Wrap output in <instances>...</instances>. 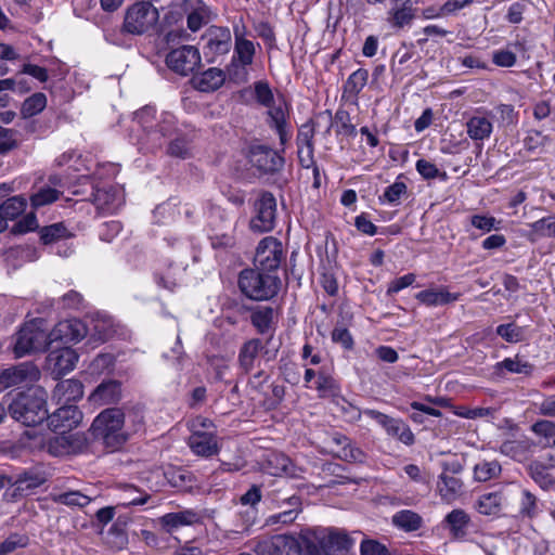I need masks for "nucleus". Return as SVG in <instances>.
I'll list each match as a JSON object with an SVG mask.
<instances>
[{
    "instance_id": "13d9d810",
    "label": "nucleus",
    "mask_w": 555,
    "mask_h": 555,
    "mask_svg": "<svg viewBox=\"0 0 555 555\" xmlns=\"http://www.w3.org/2000/svg\"><path fill=\"white\" fill-rule=\"evenodd\" d=\"M18 146L17 131L0 126V155H5Z\"/></svg>"
},
{
    "instance_id": "603ef678",
    "label": "nucleus",
    "mask_w": 555,
    "mask_h": 555,
    "mask_svg": "<svg viewBox=\"0 0 555 555\" xmlns=\"http://www.w3.org/2000/svg\"><path fill=\"white\" fill-rule=\"evenodd\" d=\"M337 126L336 133L347 137H354L357 134L356 126L351 124L350 114L343 108H338L335 113L332 125Z\"/></svg>"
},
{
    "instance_id": "680f3d73",
    "label": "nucleus",
    "mask_w": 555,
    "mask_h": 555,
    "mask_svg": "<svg viewBox=\"0 0 555 555\" xmlns=\"http://www.w3.org/2000/svg\"><path fill=\"white\" fill-rule=\"evenodd\" d=\"M531 230L542 237L555 238V216L541 218L530 224Z\"/></svg>"
},
{
    "instance_id": "9b49d317",
    "label": "nucleus",
    "mask_w": 555,
    "mask_h": 555,
    "mask_svg": "<svg viewBox=\"0 0 555 555\" xmlns=\"http://www.w3.org/2000/svg\"><path fill=\"white\" fill-rule=\"evenodd\" d=\"M231 31L228 27L211 26L202 36L203 51L208 62L219 55L227 54L231 49Z\"/></svg>"
},
{
    "instance_id": "4be33fe9",
    "label": "nucleus",
    "mask_w": 555,
    "mask_h": 555,
    "mask_svg": "<svg viewBox=\"0 0 555 555\" xmlns=\"http://www.w3.org/2000/svg\"><path fill=\"white\" fill-rule=\"evenodd\" d=\"M268 125L271 129L275 130L279 135L280 144L282 145V152L284 146L292 137L291 125L288 122V112L286 107L281 105L272 106L268 111Z\"/></svg>"
},
{
    "instance_id": "bf43d9fd",
    "label": "nucleus",
    "mask_w": 555,
    "mask_h": 555,
    "mask_svg": "<svg viewBox=\"0 0 555 555\" xmlns=\"http://www.w3.org/2000/svg\"><path fill=\"white\" fill-rule=\"evenodd\" d=\"M408 192L406 184L403 181H400L399 178L389 186L385 189L383 196L379 198L388 202L392 205H398L400 203V198L402 195H405Z\"/></svg>"
},
{
    "instance_id": "f257e3e1",
    "label": "nucleus",
    "mask_w": 555,
    "mask_h": 555,
    "mask_svg": "<svg viewBox=\"0 0 555 555\" xmlns=\"http://www.w3.org/2000/svg\"><path fill=\"white\" fill-rule=\"evenodd\" d=\"M89 433L107 452L121 450L130 438V433L125 426V412L120 408H107L100 412L94 417Z\"/></svg>"
},
{
    "instance_id": "69168bd1",
    "label": "nucleus",
    "mask_w": 555,
    "mask_h": 555,
    "mask_svg": "<svg viewBox=\"0 0 555 555\" xmlns=\"http://www.w3.org/2000/svg\"><path fill=\"white\" fill-rule=\"evenodd\" d=\"M254 29L269 49L276 48V38L273 27L268 22H258L254 24Z\"/></svg>"
},
{
    "instance_id": "8fccbe9b",
    "label": "nucleus",
    "mask_w": 555,
    "mask_h": 555,
    "mask_svg": "<svg viewBox=\"0 0 555 555\" xmlns=\"http://www.w3.org/2000/svg\"><path fill=\"white\" fill-rule=\"evenodd\" d=\"M501 473V465L498 461H482L474 467V478L477 481H488Z\"/></svg>"
},
{
    "instance_id": "864d4df0",
    "label": "nucleus",
    "mask_w": 555,
    "mask_h": 555,
    "mask_svg": "<svg viewBox=\"0 0 555 555\" xmlns=\"http://www.w3.org/2000/svg\"><path fill=\"white\" fill-rule=\"evenodd\" d=\"M165 477L175 488L192 487V474L183 468H169L165 472Z\"/></svg>"
},
{
    "instance_id": "6e6d98bb",
    "label": "nucleus",
    "mask_w": 555,
    "mask_h": 555,
    "mask_svg": "<svg viewBox=\"0 0 555 555\" xmlns=\"http://www.w3.org/2000/svg\"><path fill=\"white\" fill-rule=\"evenodd\" d=\"M495 333L511 344L524 340V328L515 323L501 324L496 327Z\"/></svg>"
},
{
    "instance_id": "49530a36",
    "label": "nucleus",
    "mask_w": 555,
    "mask_h": 555,
    "mask_svg": "<svg viewBox=\"0 0 555 555\" xmlns=\"http://www.w3.org/2000/svg\"><path fill=\"white\" fill-rule=\"evenodd\" d=\"M122 491V502L120 503L122 506H137L144 505L151 499V495L133 485H124L121 486Z\"/></svg>"
},
{
    "instance_id": "bb28decb",
    "label": "nucleus",
    "mask_w": 555,
    "mask_h": 555,
    "mask_svg": "<svg viewBox=\"0 0 555 555\" xmlns=\"http://www.w3.org/2000/svg\"><path fill=\"white\" fill-rule=\"evenodd\" d=\"M188 444L196 455L203 457H210L219 452L216 435L208 431H194L189 437Z\"/></svg>"
},
{
    "instance_id": "338daca9",
    "label": "nucleus",
    "mask_w": 555,
    "mask_h": 555,
    "mask_svg": "<svg viewBox=\"0 0 555 555\" xmlns=\"http://www.w3.org/2000/svg\"><path fill=\"white\" fill-rule=\"evenodd\" d=\"M255 96L257 102L266 107L271 108L274 102L272 90L268 82L257 81L255 82Z\"/></svg>"
},
{
    "instance_id": "e433bc0d",
    "label": "nucleus",
    "mask_w": 555,
    "mask_h": 555,
    "mask_svg": "<svg viewBox=\"0 0 555 555\" xmlns=\"http://www.w3.org/2000/svg\"><path fill=\"white\" fill-rule=\"evenodd\" d=\"M534 365L519 358L518 356L514 358H505L503 361L498 362L495 364V372L498 374H502L503 371L513 374H521L525 376H529L533 373Z\"/></svg>"
},
{
    "instance_id": "7ed1b4c3",
    "label": "nucleus",
    "mask_w": 555,
    "mask_h": 555,
    "mask_svg": "<svg viewBox=\"0 0 555 555\" xmlns=\"http://www.w3.org/2000/svg\"><path fill=\"white\" fill-rule=\"evenodd\" d=\"M51 346L47 321L35 318L25 322L14 334L12 352L15 358H23L46 352Z\"/></svg>"
},
{
    "instance_id": "39448f33",
    "label": "nucleus",
    "mask_w": 555,
    "mask_h": 555,
    "mask_svg": "<svg viewBox=\"0 0 555 555\" xmlns=\"http://www.w3.org/2000/svg\"><path fill=\"white\" fill-rule=\"evenodd\" d=\"M238 287L253 300H269L278 295L281 280L276 274L257 268L244 269L238 275Z\"/></svg>"
},
{
    "instance_id": "6e6552de",
    "label": "nucleus",
    "mask_w": 555,
    "mask_h": 555,
    "mask_svg": "<svg viewBox=\"0 0 555 555\" xmlns=\"http://www.w3.org/2000/svg\"><path fill=\"white\" fill-rule=\"evenodd\" d=\"M284 257V249L281 241L273 236L263 237L254 257L255 268L275 274Z\"/></svg>"
},
{
    "instance_id": "ea45409f",
    "label": "nucleus",
    "mask_w": 555,
    "mask_h": 555,
    "mask_svg": "<svg viewBox=\"0 0 555 555\" xmlns=\"http://www.w3.org/2000/svg\"><path fill=\"white\" fill-rule=\"evenodd\" d=\"M437 487L443 500L452 501L460 494L463 482L460 478L442 473L439 476Z\"/></svg>"
},
{
    "instance_id": "b1692460",
    "label": "nucleus",
    "mask_w": 555,
    "mask_h": 555,
    "mask_svg": "<svg viewBox=\"0 0 555 555\" xmlns=\"http://www.w3.org/2000/svg\"><path fill=\"white\" fill-rule=\"evenodd\" d=\"M83 397V385L79 379H64L56 384L52 398L56 404H74Z\"/></svg>"
},
{
    "instance_id": "c756f323",
    "label": "nucleus",
    "mask_w": 555,
    "mask_h": 555,
    "mask_svg": "<svg viewBox=\"0 0 555 555\" xmlns=\"http://www.w3.org/2000/svg\"><path fill=\"white\" fill-rule=\"evenodd\" d=\"M159 522L167 532L171 533L180 527L199 522V516L192 509H184L165 514L159 518Z\"/></svg>"
},
{
    "instance_id": "052dcab7",
    "label": "nucleus",
    "mask_w": 555,
    "mask_h": 555,
    "mask_svg": "<svg viewBox=\"0 0 555 555\" xmlns=\"http://www.w3.org/2000/svg\"><path fill=\"white\" fill-rule=\"evenodd\" d=\"M29 539L26 534L12 533L0 543V555H7L16 548L28 545Z\"/></svg>"
},
{
    "instance_id": "1a4fd4ad",
    "label": "nucleus",
    "mask_w": 555,
    "mask_h": 555,
    "mask_svg": "<svg viewBox=\"0 0 555 555\" xmlns=\"http://www.w3.org/2000/svg\"><path fill=\"white\" fill-rule=\"evenodd\" d=\"M248 159L261 175H275L282 171L285 165L283 155L264 144L250 145Z\"/></svg>"
},
{
    "instance_id": "f704fd0d",
    "label": "nucleus",
    "mask_w": 555,
    "mask_h": 555,
    "mask_svg": "<svg viewBox=\"0 0 555 555\" xmlns=\"http://www.w3.org/2000/svg\"><path fill=\"white\" fill-rule=\"evenodd\" d=\"M453 539H463L467 533V527L470 518L463 509H453L443 520Z\"/></svg>"
},
{
    "instance_id": "f03ea898",
    "label": "nucleus",
    "mask_w": 555,
    "mask_h": 555,
    "mask_svg": "<svg viewBox=\"0 0 555 555\" xmlns=\"http://www.w3.org/2000/svg\"><path fill=\"white\" fill-rule=\"evenodd\" d=\"M7 412L24 426L40 425L48 418L47 392L39 387L17 392L8 404Z\"/></svg>"
},
{
    "instance_id": "ddd939ff",
    "label": "nucleus",
    "mask_w": 555,
    "mask_h": 555,
    "mask_svg": "<svg viewBox=\"0 0 555 555\" xmlns=\"http://www.w3.org/2000/svg\"><path fill=\"white\" fill-rule=\"evenodd\" d=\"M40 371L33 362L27 361L0 371V387L10 388L23 384H31L39 379Z\"/></svg>"
},
{
    "instance_id": "9d476101",
    "label": "nucleus",
    "mask_w": 555,
    "mask_h": 555,
    "mask_svg": "<svg viewBox=\"0 0 555 555\" xmlns=\"http://www.w3.org/2000/svg\"><path fill=\"white\" fill-rule=\"evenodd\" d=\"M364 414L380 425L388 436L398 439L405 446L414 444L415 436L410 426L401 418L391 417L373 409H365Z\"/></svg>"
},
{
    "instance_id": "a19ab883",
    "label": "nucleus",
    "mask_w": 555,
    "mask_h": 555,
    "mask_svg": "<svg viewBox=\"0 0 555 555\" xmlns=\"http://www.w3.org/2000/svg\"><path fill=\"white\" fill-rule=\"evenodd\" d=\"M27 201L23 195H15L0 205V215L8 222L9 220H15L26 209Z\"/></svg>"
},
{
    "instance_id": "7c9ffc66",
    "label": "nucleus",
    "mask_w": 555,
    "mask_h": 555,
    "mask_svg": "<svg viewBox=\"0 0 555 555\" xmlns=\"http://www.w3.org/2000/svg\"><path fill=\"white\" fill-rule=\"evenodd\" d=\"M263 349L262 341L259 338H251L245 341L240 348L238 365L243 373L248 374L255 367L259 352Z\"/></svg>"
},
{
    "instance_id": "aec40b11",
    "label": "nucleus",
    "mask_w": 555,
    "mask_h": 555,
    "mask_svg": "<svg viewBox=\"0 0 555 555\" xmlns=\"http://www.w3.org/2000/svg\"><path fill=\"white\" fill-rule=\"evenodd\" d=\"M537 448V443L530 438L503 441L499 448L500 452L512 460L524 463L529 461Z\"/></svg>"
},
{
    "instance_id": "c03bdc74",
    "label": "nucleus",
    "mask_w": 555,
    "mask_h": 555,
    "mask_svg": "<svg viewBox=\"0 0 555 555\" xmlns=\"http://www.w3.org/2000/svg\"><path fill=\"white\" fill-rule=\"evenodd\" d=\"M520 493V506L518 516L521 518L533 519L539 514L538 498L527 489L517 488Z\"/></svg>"
},
{
    "instance_id": "4d7b16f0",
    "label": "nucleus",
    "mask_w": 555,
    "mask_h": 555,
    "mask_svg": "<svg viewBox=\"0 0 555 555\" xmlns=\"http://www.w3.org/2000/svg\"><path fill=\"white\" fill-rule=\"evenodd\" d=\"M167 154L182 159L190 157L191 146L189 140L184 135L171 140L167 147Z\"/></svg>"
},
{
    "instance_id": "09e8293b",
    "label": "nucleus",
    "mask_w": 555,
    "mask_h": 555,
    "mask_svg": "<svg viewBox=\"0 0 555 555\" xmlns=\"http://www.w3.org/2000/svg\"><path fill=\"white\" fill-rule=\"evenodd\" d=\"M47 106V96L41 92L28 96L22 104L21 114L24 117H33L41 113Z\"/></svg>"
},
{
    "instance_id": "774afa93",
    "label": "nucleus",
    "mask_w": 555,
    "mask_h": 555,
    "mask_svg": "<svg viewBox=\"0 0 555 555\" xmlns=\"http://www.w3.org/2000/svg\"><path fill=\"white\" fill-rule=\"evenodd\" d=\"M361 555H391L386 545L373 539H364L360 545Z\"/></svg>"
},
{
    "instance_id": "37998d69",
    "label": "nucleus",
    "mask_w": 555,
    "mask_h": 555,
    "mask_svg": "<svg viewBox=\"0 0 555 555\" xmlns=\"http://www.w3.org/2000/svg\"><path fill=\"white\" fill-rule=\"evenodd\" d=\"M369 72L365 68H359L353 72L344 83V94L358 98L359 93L367 83Z\"/></svg>"
},
{
    "instance_id": "de8ad7c7",
    "label": "nucleus",
    "mask_w": 555,
    "mask_h": 555,
    "mask_svg": "<svg viewBox=\"0 0 555 555\" xmlns=\"http://www.w3.org/2000/svg\"><path fill=\"white\" fill-rule=\"evenodd\" d=\"M62 193L51 186H42L30 196V205L33 209H39L46 205H50L60 198Z\"/></svg>"
},
{
    "instance_id": "412c9836",
    "label": "nucleus",
    "mask_w": 555,
    "mask_h": 555,
    "mask_svg": "<svg viewBox=\"0 0 555 555\" xmlns=\"http://www.w3.org/2000/svg\"><path fill=\"white\" fill-rule=\"evenodd\" d=\"M180 8L186 14L188 27L193 33L209 21L208 8L202 0H182Z\"/></svg>"
},
{
    "instance_id": "2eb2a0df",
    "label": "nucleus",
    "mask_w": 555,
    "mask_h": 555,
    "mask_svg": "<svg viewBox=\"0 0 555 555\" xmlns=\"http://www.w3.org/2000/svg\"><path fill=\"white\" fill-rule=\"evenodd\" d=\"M52 414L48 413V427L57 434H65L77 427L81 420L82 413L75 404H59Z\"/></svg>"
},
{
    "instance_id": "0eeeda50",
    "label": "nucleus",
    "mask_w": 555,
    "mask_h": 555,
    "mask_svg": "<svg viewBox=\"0 0 555 555\" xmlns=\"http://www.w3.org/2000/svg\"><path fill=\"white\" fill-rule=\"evenodd\" d=\"M255 216L249 228L256 233H267L274 229L276 219V199L269 191H261L254 204Z\"/></svg>"
},
{
    "instance_id": "f3484780",
    "label": "nucleus",
    "mask_w": 555,
    "mask_h": 555,
    "mask_svg": "<svg viewBox=\"0 0 555 555\" xmlns=\"http://www.w3.org/2000/svg\"><path fill=\"white\" fill-rule=\"evenodd\" d=\"M324 555H338L348 552L354 543V540L345 531L330 528L322 535L317 537Z\"/></svg>"
},
{
    "instance_id": "4c0bfd02",
    "label": "nucleus",
    "mask_w": 555,
    "mask_h": 555,
    "mask_svg": "<svg viewBox=\"0 0 555 555\" xmlns=\"http://www.w3.org/2000/svg\"><path fill=\"white\" fill-rule=\"evenodd\" d=\"M392 524L406 532H412L423 526V518L413 511L402 509L392 516Z\"/></svg>"
},
{
    "instance_id": "72a5a7b5",
    "label": "nucleus",
    "mask_w": 555,
    "mask_h": 555,
    "mask_svg": "<svg viewBox=\"0 0 555 555\" xmlns=\"http://www.w3.org/2000/svg\"><path fill=\"white\" fill-rule=\"evenodd\" d=\"M493 131V125L485 116H473L466 122V132L474 141H483L490 138Z\"/></svg>"
},
{
    "instance_id": "0e129e2a",
    "label": "nucleus",
    "mask_w": 555,
    "mask_h": 555,
    "mask_svg": "<svg viewBox=\"0 0 555 555\" xmlns=\"http://www.w3.org/2000/svg\"><path fill=\"white\" fill-rule=\"evenodd\" d=\"M338 457L350 463H363L366 459L365 453L350 441L345 448L337 451Z\"/></svg>"
},
{
    "instance_id": "a211bd4d",
    "label": "nucleus",
    "mask_w": 555,
    "mask_h": 555,
    "mask_svg": "<svg viewBox=\"0 0 555 555\" xmlns=\"http://www.w3.org/2000/svg\"><path fill=\"white\" fill-rule=\"evenodd\" d=\"M78 358L79 356L74 349L64 346L52 350L49 353L47 360L51 366L52 374L55 376V378H60L61 376L74 370Z\"/></svg>"
},
{
    "instance_id": "79ce46f5",
    "label": "nucleus",
    "mask_w": 555,
    "mask_h": 555,
    "mask_svg": "<svg viewBox=\"0 0 555 555\" xmlns=\"http://www.w3.org/2000/svg\"><path fill=\"white\" fill-rule=\"evenodd\" d=\"M51 499L56 504H63L69 507H85L92 501L89 495L78 490L55 493L51 495Z\"/></svg>"
},
{
    "instance_id": "2f4dec72",
    "label": "nucleus",
    "mask_w": 555,
    "mask_h": 555,
    "mask_svg": "<svg viewBox=\"0 0 555 555\" xmlns=\"http://www.w3.org/2000/svg\"><path fill=\"white\" fill-rule=\"evenodd\" d=\"M505 501L506 495L504 491L485 493L477 500L476 508L482 515L495 516L500 514Z\"/></svg>"
},
{
    "instance_id": "4468645a",
    "label": "nucleus",
    "mask_w": 555,
    "mask_h": 555,
    "mask_svg": "<svg viewBox=\"0 0 555 555\" xmlns=\"http://www.w3.org/2000/svg\"><path fill=\"white\" fill-rule=\"evenodd\" d=\"M88 334L86 324L79 319H67L60 321L49 331L50 340L61 345L77 344Z\"/></svg>"
},
{
    "instance_id": "393cba45",
    "label": "nucleus",
    "mask_w": 555,
    "mask_h": 555,
    "mask_svg": "<svg viewBox=\"0 0 555 555\" xmlns=\"http://www.w3.org/2000/svg\"><path fill=\"white\" fill-rule=\"evenodd\" d=\"M414 4L413 0H396V4L388 11V23L398 29L410 26L416 16Z\"/></svg>"
},
{
    "instance_id": "cd10ccee",
    "label": "nucleus",
    "mask_w": 555,
    "mask_h": 555,
    "mask_svg": "<svg viewBox=\"0 0 555 555\" xmlns=\"http://www.w3.org/2000/svg\"><path fill=\"white\" fill-rule=\"evenodd\" d=\"M176 129V117L168 112L162 113L154 128L149 131L147 139L151 141L152 147L160 149L163 146V139L171 137Z\"/></svg>"
},
{
    "instance_id": "c9c22d12",
    "label": "nucleus",
    "mask_w": 555,
    "mask_h": 555,
    "mask_svg": "<svg viewBox=\"0 0 555 555\" xmlns=\"http://www.w3.org/2000/svg\"><path fill=\"white\" fill-rule=\"evenodd\" d=\"M47 481L44 473L30 468L18 474L13 481L15 491L25 492L42 486Z\"/></svg>"
},
{
    "instance_id": "a878e982",
    "label": "nucleus",
    "mask_w": 555,
    "mask_h": 555,
    "mask_svg": "<svg viewBox=\"0 0 555 555\" xmlns=\"http://www.w3.org/2000/svg\"><path fill=\"white\" fill-rule=\"evenodd\" d=\"M551 469L552 467L544 460H531L526 465L529 477L544 491L555 490V476Z\"/></svg>"
},
{
    "instance_id": "5701e85b",
    "label": "nucleus",
    "mask_w": 555,
    "mask_h": 555,
    "mask_svg": "<svg viewBox=\"0 0 555 555\" xmlns=\"http://www.w3.org/2000/svg\"><path fill=\"white\" fill-rule=\"evenodd\" d=\"M278 317L274 308L270 306H257L250 309V323L260 335H273Z\"/></svg>"
},
{
    "instance_id": "dca6fc26",
    "label": "nucleus",
    "mask_w": 555,
    "mask_h": 555,
    "mask_svg": "<svg viewBox=\"0 0 555 555\" xmlns=\"http://www.w3.org/2000/svg\"><path fill=\"white\" fill-rule=\"evenodd\" d=\"M235 46H234V59L236 57L241 68H236L231 78L235 81H246L247 70L246 66L251 65L254 62L256 47L251 40L244 37V31H240L237 27L234 28Z\"/></svg>"
},
{
    "instance_id": "423d86ee",
    "label": "nucleus",
    "mask_w": 555,
    "mask_h": 555,
    "mask_svg": "<svg viewBox=\"0 0 555 555\" xmlns=\"http://www.w3.org/2000/svg\"><path fill=\"white\" fill-rule=\"evenodd\" d=\"M157 9L150 1H137L126 11L122 33L130 35H143L158 21Z\"/></svg>"
},
{
    "instance_id": "20e7f679",
    "label": "nucleus",
    "mask_w": 555,
    "mask_h": 555,
    "mask_svg": "<svg viewBox=\"0 0 555 555\" xmlns=\"http://www.w3.org/2000/svg\"><path fill=\"white\" fill-rule=\"evenodd\" d=\"M322 555L319 546L309 538L308 532L298 538L292 534H276L258 541L255 546L257 555Z\"/></svg>"
},
{
    "instance_id": "c85d7f7f",
    "label": "nucleus",
    "mask_w": 555,
    "mask_h": 555,
    "mask_svg": "<svg viewBox=\"0 0 555 555\" xmlns=\"http://www.w3.org/2000/svg\"><path fill=\"white\" fill-rule=\"evenodd\" d=\"M225 81L224 72L217 67H210L201 74L194 75L192 82L195 89L201 92H214Z\"/></svg>"
},
{
    "instance_id": "6ab92c4d",
    "label": "nucleus",
    "mask_w": 555,
    "mask_h": 555,
    "mask_svg": "<svg viewBox=\"0 0 555 555\" xmlns=\"http://www.w3.org/2000/svg\"><path fill=\"white\" fill-rule=\"evenodd\" d=\"M122 398V384L116 379L102 380L90 393L89 402L98 405L117 404Z\"/></svg>"
},
{
    "instance_id": "a18cd8bd",
    "label": "nucleus",
    "mask_w": 555,
    "mask_h": 555,
    "mask_svg": "<svg viewBox=\"0 0 555 555\" xmlns=\"http://www.w3.org/2000/svg\"><path fill=\"white\" fill-rule=\"evenodd\" d=\"M40 241L44 245L56 243L70 236L69 231L63 222H56L42 227L39 230Z\"/></svg>"
},
{
    "instance_id": "58836bf2",
    "label": "nucleus",
    "mask_w": 555,
    "mask_h": 555,
    "mask_svg": "<svg viewBox=\"0 0 555 555\" xmlns=\"http://www.w3.org/2000/svg\"><path fill=\"white\" fill-rule=\"evenodd\" d=\"M530 430L540 438L542 448L555 447V423L548 420L534 422Z\"/></svg>"
},
{
    "instance_id": "473e14b6",
    "label": "nucleus",
    "mask_w": 555,
    "mask_h": 555,
    "mask_svg": "<svg viewBox=\"0 0 555 555\" xmlns=\"http://www.w3.org/2000/svg\"><path fill=\"white\" fill-rule=\"evenodd\" d=\"M415 298L428 306V307H435V306H443L448 305L450 302L456 301L460 298L459 293H450L443 288L441 289H425L415 295Z\"/></svg>"
},
{
    "instance_id": "f8f14e48",
    "label": "nucleus",
    "mask_w": 555,
    "mask_h": 555,
    "mask_svg": "<svg viewBox=\"0 0 555 555\" xmlns=\"http://www.w3.org/2000/svg\"><path fill=\"white\" fill-rule=\"evenodd\" d=\"M167 66L181 76L193 73L201 64V54L194 46H182L172 49L166 56Z\"/></svg>"
},
{
    "instance_id": "e2e57ef3",
    "label": "nucleus",
    "mask_w": 555,
    "mask_h": 555,
    "mask_svg": "<svg viewBox=\"0 0 555 555\" xmlns=\"http://www.w3.org/2000/svg\"><path fill=\"white\" fill-rule=\"evenodd\" d=\"M314 138V124L312 120H309L301 125L297 133V146L306 147V149H314L313 143Z\"/></svg>"
},
{
    "instance_id": "3c124183",
    "label": "nucleus",
    "mask_w": 555,
    "mask_h": 555,
    "mask_svg": "<svg viewBox=\"0 0 555 555\" xmlns=\"http://www.w3.org/2000/svg\"><path fill=\"white\" fill-rule=\"evenodd\" d=\"M314 388L319 392V397L333 396L339 390V386L335 378L324 370L318 372Z\"/></svg>"
},
{
    "instance_id": "5fc2aeb1",
    "label": "nucleus",
    "mask_w": 555,
    "mask_h": 555,
    "mask_svg": "<svg viewBox=\"0 0 555 555\" xmlns=\"http://www.w3.org/2000/svg\"><path fill=\"white\" fill-rule=\"evenodd\" d=\"M156 109L151 105H146L134 113L133 120L137 121L149 137V131L154 128L156 122Z\"/></svg>"
}]
</instances>
